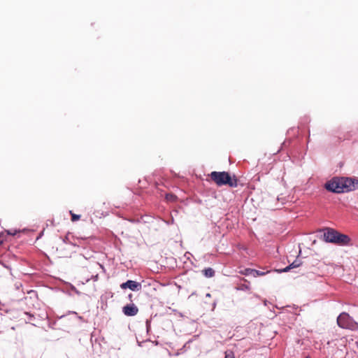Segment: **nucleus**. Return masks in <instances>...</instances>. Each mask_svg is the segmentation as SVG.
I'll return each instance as SVG.
<instances>
[{
	"label": "nucleus",
	"instance_id": "obj_5",
	"mask_svg": "<svg viewBox=\"0 0 358 358\" xmlns=\"http://www.w3.org/2000/svg\"><path fill=\"white\" fill-rule=\"evenodd\" d=\"M122 289H129L132 291H138L141 289V284L136 281L129 280L120 285Z\"/></svg>",
	"mask_w": 358,
	"mask_h": 358
},
{
	"label": "nucleus",
	"instance_id": "obj_11",
	"mask_svg": "<svg viewBox=\"0 0 358 358\" xmlns=\"http://www.w3.org/2000/svg\"><path fill=\"white\" fill-rule=\"evenodd\" d=\"M176 196H174L173 194H167L166 195V199L168 201H174L176 199Z\"/></svg>",
	"mask_w": 358,
	"mask_h": 358
},
{
	"label": "nucleus",
	"instance_id": "obj_14",
	"mask_svg": "<svg viewBox=\"0 0 358 358\" xmlns=\"http://www.w3.org/2000/svg\"><path fill=\"white\" fill-rule=\"evenodd\" d=\"M225 358H234V356L232 353H226Z\"/></svg>",
	"mask_w": 358,
	"mask_h": 358
},
{
	"label": "nucleus",
	"instance_id": "obj_3",
	"mask_svg": "<svg viewBox=\"0 0 358 358\" xmlns=\"http://www.w3.org/2000/svg\"><path fill=\"white\" fill-rule=\"evenodd\" d=\"M323 236L326 242L340 245H347L350 242V238L348 236L341 234L333 229H327Z\"/></svg>",
	"mask_w": 358,
	"mask_h": 358
},
{
	"label": "nucleus",
	"instance_id": "obj_6",
	"mask_svg": "<svg viewBox=\"0 0 358 358\" xmlns=\"http://www.w3.org/2000/svg\"><path fill=\"white\" fill-rule=\"evenodd\" d=\"M122 312L127 316H134L138 313V308L134 303H130L122 308Z\"/></svg>",
	"mask_w": 358,
	"mask_h": 358
},
{
	"label": "nucleus",
	"instance_id": "obj_13",
	"mask_svg": "<svg viewBox=\"0 0 358 358\" xmlns=\"http://www.w3.org/2000/svg\"><path fill=\"white\" fill-rule=\"evenodd\" d=\"M17 230H7L6 231L7 234L11 235V236L15 235L17 234Z\"/></svg>",
	"mask_w": 358,
	"mask_h": 358
},
{
	"label": "nucleus",
	"instance_id": "obj_10",
	"mask_svg": "<svg viewBox=\"0 0 358 358\" xmlns=\"http://www.w3.org/2000/svg\"><path fill=\"white\" fill-rule=\"evenodd\" d=\"M70 213L71 215V221L72 222H76L77 220H79L80 218V215H76L74 213H72V211H70Z\"/></svg>",
	"mask_w": 358,
	"mask_h": 358
},
{
	"label": "nucleus",
	"instance_id": "obj_7",
	"mask_svg": "<svg viewBox=\"0 0 358 358\" xmlns=\"http://www.w3.org/2000/svg\"><path fill=\"white\" fill-rule=\"evenodd\" d=\"M268 273V271L262 272V271H259L258 270H255V269H252V268H245L244 270L240 271V273H241L242 275H252L254 277L262 276V275H264L265 274H266Z\"/></svg>",
	"mask_w": 358,
	"mask_h": 358
},
{
	"label": "nucleus",
	"instance_id": "obj_1",
	"mask_svg": "<svg viewBox=\"0 0 358 358\" xmlns=\"http://www.w3.org/2000/svg\"><path fill=\"white\" fill-rule=\"evenodd\" d=\"M324 187L327 190L334 193L348 192L358 187V180L334 177L325 183Z\"/></svg>",
	"mask_w": 358,
	"mask_h": 358
},
{
	"label": "nucleus",
	"instance_id": "obj_4",
	"mask_svg": "<svg viewBox=\"0 0 358 358\" xmlns=\"http://www.w3.org/2000/svg\"><path fill=\"white\" fill-rule=\"evenodd\" d=\"M338 325L343 329L356 330L358 329V324L346 313H342L337 318Z\"/></svg>",
	"mask_w": 358,
	"mask_h": 358
},
{
	"label": "nucleus",
	"instance_id": "obj_12",
	"mask_svg": "<svg viewBox=\"0 0 358 358\" xmlns=\"http://www.w3.org/2000/svg\"><path fill=\"white\" fill-rule=\"evenodd\" d=\"M6 240V235L0 234V245L3 244Z\"/></svg>",
	"mask_w": 358,
	"mask_h": 358
},
{
	"label": "nucleus",
	"instance_id": "obj_8",
	"mask_svg": "<svg viewBox=\"0 0 358 358\" xmlns=\"http://www.w3.org/2000/svg\"><path fill=\"white\" fill-rule=\"evenodd\" d=\"M201 272L206 278H212L215 275V271L210 267L204 268Z\"/></svg>",
	"mask_w": 358,
	"mask_h": 358
},
{
	"label": "nucleus",
	"instance_id": "obj_15",
	"mask_svg": "<svg viewBox=\"0 0 358 358\" xmlns=\"http://www.w3.org/2000/svg\"><path fill=\"white\" fill-rule=\"evenodd\" d=\"M129 299H131V297H132V294H130L129 295Z\"/></svg>",
	"mask_w": 358,
	"mask_h": 358
},
{
	"label": "nucleus",
	"instance_id": "obj_9",
	"mask_svg": "<svg viewBox=\"0 0 358 358\" xmlns=\"http://www.w3.org/2000/svg\"><path fill=\"white\" fill-rule=\"evenodd\" d=\"M299 266H300V264L297 263L295 261L293 263H292L290 265H289L288 266L285 267V268H283L282 270H279L278 271L280 272V273L288 272L291 268H296V267H298Z\"/></svg>",
	"mask_w": 358,
	"mask_h": 358
},
{
	"label": "nucleus",
	"instance_id": "obj_2",
	"mask_svg": "<svg viewBox=\"0 0 358 358\" xmlns=\"http://www.w3.org/2000/svg\"><path fill=\"white\" fill-rule=\"evenodd\" d=\"M210 178L218 186L229 185L231 187H236L238 185L236 178L231 176V175L225 171L217 172L213 171L210 174Z\"/></svg>",
	"mask_w": 358,
	"mask_h": 358
},
{
	"label": "nucleus",
	"instance_id": "obj_16",
	"mask_svg": "<svg viewBox=\"0 0 358 358\" xmlns=\"http://www.w3.org/2000/svg\"><path fill=\"white\" fill-rule=\"evenodd\" d=\"M306 358H308V357H306Z\"/></svg>",
	"mask_w": 358,
	"mask_h": 358
}]
</instances>
